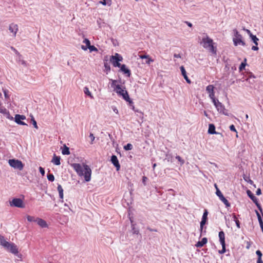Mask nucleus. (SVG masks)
<instances>
[{
    "label": "nucleus",
    "instance_id": "6e6552de",
    "mask_svg": "<svg viewBox=\"0 0 263 263\" xmlns=\"http://www.w3.org/2000/svg\"><path fill=\"white\" fill-rule=\"evenodd\" d=\"M247 195L249 197V198L253 201V202L255 204L258 210L262 214V209L260 204L258 202V199L254 196V195L252 193V192L248 190L247 191Z\"/></svg>",
    "mask_w": 263,
    "mask_h": 263
},
{
    "label": "nucleus",
    "instance_id": "e2e57ef3",
    "mask_svg": "<svg viewBox=\"0 0 263 263\" xmlns=\"http://www.w3.org/2000/svg\"><path fill=\"white\" fill-rule=\"evenodd\" d=\"M185 23L190 27H192V24L191 23L189 22H187V21H185Z\"/></svg>",
    "mask_w": 263,
    "mask_h": 263
},
{
    "label": "nucleus",
    "instance_id": "680f3d73",
    "mask_svg": "<svg viewBox=\"0 0 263 263\" xmlns=\"http://www.w3.org/2000/svg\"><path fill=\"white\" fill-rule=\"evenodd\" d=\"M147 230H148L149 231L151 232H157V230L156 229H152L149 227H148L147 228Z\"/></svg>",
    "mask_w": 263,
    "mask_h": 263
},
{
    "label": "nucleus",
    "instance_id": "6e6d98bb",
    "mask_svg": "<svg viewBox=\"0 0 263 263\" xmlns=\"http://www.w3.org/2000/svg\"><path fill=\"white\" fill-rule=\"evenodd\" d=\"M11 49L12 50H13L15 54H17V55H19L20 53L18 52V51L15 48H14L13 47L11 46Z\"/></svg>",
    "mask_w": 263,
    "mask_h": 263
},
{
    "label": "nucleus",
    "instance_id": "4468645a",
    "mask_svg": "<svg viewBox=\"0 0 263 263\" xmlns=\"http://www.w3.org/2000/svg\"><path fill=\"white\" fill-rule=\"evenodd\" d=\"M110 161L113 165L116 167L117 170H119L120 168V165L119 162L117 157L116 155H112L111 157Z\"/></svg>",
    "mask_w": 263,
    "mask_h": 263
},
{
    "label": "nucleus",
    "instance_id": "ddd939ff",
    "mask_svg": "<svg viewBox=\"0 0 263 263\" xmlns=\"http://www.w3.org/2000/svg\"><path fill=\"white\" fill-rule=\"evenodd\" d=\"M18 26L17 24L14 23H11L9 25V30L11 33H12V36L15 37L16 36V34L18 31Z\"/></svg>",
    "mask_w": 263,
    "mask_h": 263
},
{
    "label": "nucleus",
    "instance_id": "f704fd0d",
    "mask_svg": "<svg viewBox=\"0 0 263 263\" xmlns=\"http://www.w3.org/2000/svg\"><path fill=\"white\" fill-rule=\"evenodd\" d=\"M47 178L49 181L53 182L54 180V176L52 174H48L47 175Z\"/></svg>",
    "mask_w": 263,
    "mask_h": 263
},
{
    "label": "nucleus",
    "instance_id": "2eb2a0df",
    "mask_svg": "<svg viewBox=\"0 0 263 263\" xmlns=\"http://www.w3.org/2000/svg\"><path fill=\"white\" fill-rule=\"evenodd\" d=\"M214 89V87L213 85H209L206 87V91L209 94L210 98H212L215 97Z\"/></svg>",
    "mask_w": 263,
    "mask_h": 263
},
{
    "label": "nucleus",
    "instance_id": "4c0bfd02",
    "mask_svg": "<svg viewBox=\"0 0 263 263\" xmlns=\"http://www.w3.org/2000/svg\"><path fill=\"white\" fill-rule=\"evenodd\" d=\"M27 220L29 222H35V220H36V218L34 216H30V215H27Z\"/></svg>",
    "mask_w": 263,
    "mask_h": 263
},
{
    "label": "nucleus",
    "instance_id": "72a5a7b5",
    "mask_svg": "<svg viewBox=\"0 0 263 263\" xmlns=\"http://www.w3.org/2000/svg\"><path fill=\"white\" fill-rule=\"evenodd\" d=\"M104 66L105 68V70L106 71V73L107 74L110 70V65L106 62H104Z\"/></svg>",
    "mask_w": 263,
    "mask_h": 263
},
{
    "label": "nucleus",
    "instance_id": "f03ea898",
    "mask_svg": "<svg viewBox=\"0 0 263 263\" xmlns=\"http://www.w3.org/2000/svg\"><path fill=\"white\" fill-rule=\"evenodd\" d=\"M110 81H111V87L113 88L114 91H115L119 96L122 97L125 100L129 99L128 92L125 89V87L122 88L121 85L117 84V80L111 79Z\"/></svg>",
    "mask_w": 263,
    "mask_h": 263
},
{
    "label": "nucleus",
    "instance_id": "e433bc0d",
    "mask_svg": "<svg viewBox=\"0 0 263 263\" xmlns=\"http://www.w3.org/2000/svg\"><path fill=\"white\" fill-rule=\"evenodd\" d=\"M255 213L257 215L259 224H262V223H263V221L259 213L257 210H255Z\"/></svg>",
    "mask_w": 263,
    "mask_h": 263
},
{
    "label": "nucleus",
    "instance_id": "69168bd1",
    "mask_svg": "<svg viewBox=\"0 0 263 263\" xmlns=\"http://www.w3.org/2000/svg\"><path fill=\"white\" fill-rule=\"evenodd\" d=\"M81 48L84 50H86L88 48L86 47V46H84V45H82L81 47Z\"/></svg>",
    "mask_w": 263,
    "mask_h": 263
},
{
    "label": "nucleus",
    "instance_id": "79ce46f5",
    "mask_svg": "<svg viewBox=\"0 0 263 263\" xmlns=\"http://www.w3.org/2000/svg\"><path fill=\"white\" fill-rule=\"evenodd\" d=\"M83 42L86 44V47L87 48L91 45L90 41L87 39H85Z\"/></svg>",
    "mask_w": 263,
    "mask_h": 263
},
{
    "label": "nucleus",
    "instance_id": "0e129e2a",
    "mask_svg": "<svg viewBox=\"0 0 263 263\" xmlns=\"http://www.w3.org/2000/svg\"><path fill=\"white\" fill-rule=\"evenodd\" d=\"M113 109V111L117 114H118V110L117 109V108L116 107H114L112 108Z\"/></svg>",
    "mask_w": 263,
    "mask_h": 263
},
{
    "label": "nucleus",
    "instance_id": "bb28decb",
    "mask_svg": "<svg viewBox=\"0 0 263 263\" xmlns=\"http://www.w3.org/2000/svg\"><path fill=\"white\" fill-rule=\"evenodd\" d=\"M84 92L86 95L89 96L91 99L93 98V97L91 95V93L90 92L87 87L86 86L84 88Z\"/></svg>",
    "mask_w": 263,
    "mask_h": 263
},
{
    "label": "nucleus",
    "instance_id": "49530a36",
    "mask_svg": "<svg viewBox=\"0 0 263 263\" xmlns=\"http://www.w3.org/2000/svg\"><path fill=\"white\" fill-rule=\"evenodd\" d=\"M208 210H204V213H203L202 217V219H208Z\"/></svg>",
    "mask_w": 263,
    "mask_h": 263
},
{
    "label": "nucleus",
    "instance_id": "052dcab7",
    "mask_svg": "<svg viewBox=\"0 0 263 263\" xmlns=\"http://www.w3.org/2000/svg\"><path fill=\"white\" fill-rule=\"evenodd\" d=\"M174 57L175 58H181V55L180 54H177V53H175L174 54Z\"/></svg>",
    "mask_w": 263,
    "mask_h": 263
},
{
    "label": "nucleus",
    "instance_id": "423d86ee",
    "mask_svg": "<svg viewBox=\"0 0 263 263\" xmlns=\"http://www.w3.org/2000/svg\"><path fill=\"white\" fill-rule=\"evenodd\" d=\"M9 164L15 169L21 171L23 169L24 164L21 161L17 159H10L8 161Z\"/></svg>",
    "mask_w": 263,
    "mask_h": 263
},
{
    "label": "nucleus",
    "instance_id": "a211bd4d",
    "mask_svg": "<svg viewBox=\"0 0 263 263\" xmlns=\"http://www.w3.org/2000/svg\"><path fill=\"white\" fill-rule=\"evenodd\" d=\"M180 70L181 71L182 75L183 76L184 79L186 80V82L189 84H190L191 83V81L188 78V77L186 74V72L185 71V69L183 66H181L180 67Z\"/></svg>",
    "mask_w": 263,
    "mask_h": 263
},
{
    "label": "nucleus",
    "instance_id": "37998d69",
    "mask_svg": "<svg viewBox=\"0 0 263 263\" xmlns=\"http://www.w3.org/2000/svg\"><path fill=\"white\" fill-rule=\"evenodd\" d=\"M212 100V102L213 103L214 106L216 107V105H218V103H219L220 102L218 101V100L216 99L215 97L212 98H210Z\"/></svg>",
    "mask_w": 263,
    "mask_h": 263
},
{
    "label": "nucleus",
    "instance_id": "774afa93",
    "mask_svg": "<svg viewBox=\"0 0 263 263\" xmlns=\"http://www.w3.org/2000/svg\"><path fill=\"white\" fill-rule=\"evenodd\" d=\"M259 225H260V227L261 230L263 232V223H262V224H259Z\"/></svg>",
    "mask_w": 263,
    "mask_h": 263
},
{
    "label": "nucleus",
    "instance_id": "393cba45",
    "mask_svg": "<svg viewBox=\"0 0 263 263\" xmlns=\"http://www.w3.org/2000/svg\"><path fill=\"white\" fill-rule=\"evenodd\" d=\"M58 191L59 194V197L61 199H63V189L60 184H58L57 187Z\"/></svg>",
    "mask_w": 263,
    "mask_h": 263
},
{
    "label": "nucleus",
    "instance_id": "f8f14e48",
    "mask_svg": "<svg viewBox=\"0 0 263 263\" xmlns=\"http://www.w3.org/2000/svg\"><path fill=\"white\" fill-rule=\"evenodd\" d=\"M215 107L216 108L217 111L220 113H221L226 116H229L228 110L226 109L224 106L221 102L219 103H218V105H216Z\"/></svg>",
    "mask_w": 263,
    "mask_h": 263
},
{
    "label": "nucleus",
    "instance_id": "39448f33",
    "mask_svg": "<svg viewBox=\"0 0 263 263\" xmlns=\"http://www.w3.org/2000/svg\"><path fill=\"white\" fill-rule=\"evenodd\" d=\"M122 57L120 54L116 53L114 55L110 57V61L114 67H120L121 65L120 62L122 61Z\"/></svg>",
    "mask_w": 263,
    "mask_h": 263
},
{
    "label": "nucleus",
    "instance_id": "13d9d810",
    "mask_svg": "<svg viewBox=\"0 0 263 263\" xmlns=\"http://www.w3.org/2000/svg\"><path fill=\"white\" fill-rule=\"evenodd\" d=\"M245 31L247 33V34L249 35L250 37L251 36L253 35V34L252 33L251 31L249 29L245 30Z\"/></svg>",
    "mask_w": 263,
    "mask_h": 263
},
{
    "label": "nucleus",
    "instance_id": "412c9836",
    "mask_svg": "<svg viewBox=\"0 0 263 263\" xmlns=\"http://www.w3.org/2000/svg\"><path fill=\"white\" fill-rule=\"evenodd\" d=\"M207 241H208L207 238L205 237H204L202 239V240L201 241L197 242L195 246L197 248H201L205 244H206L207 243Z\"/></svg>",
    "mask_w": 263,
    "mask_h": 263
},
{
    "label": "nucleus",
    "instance_id": "5701e85b",
    "mask_svg": "<svg viewBox=\"0 0 263 263\" xmlns=\"http://www.w3.org/2000/svg\"><path fill=\"white\" fill-rule=\"evenodd\" d=\"M208 133L210 134H217V133L215 131V125L213 124H210L209 125Z\"/></svg>",
    "mask_w": 263,
    "mask_h": 263
},
{
    "label": "nucleus",
    "instance_id": "b1692460",
    "mask_svg": "<svg viewBox=\"0 0 263 263\" xmlns=\"http://www.w3.org/2000/svg\"><path fill=\"white\" fill-rule=\"evenodd\" d=\"M0 243L2 246L6 248L10 242L6 241L3 236L0 235Z\"/></svg>",
    "mask_w": 263,
    "mask_h": 263
},
{
    "label": "nucleus",
    "instance_id": "bf43d9fd",
    "mask_svg": "<svg viewBox=\"0 0 263 263\" xmlns=\"http://www.w3.org/2000/svg\"><path fill=\"white\" fill-rule=\"evenodd\" d=\"M252 50H254V51H256V50H258V47L257 46L255 45V46H253L252 47Z\"/></svg>",
    "mask_w": 263,
    "mask_h": 263
},
{
    "label": "nucleus",
    "instance_id": "f3484780",
    "mask_svg": "<svg viewBox=\"0 0 263 263\" xmlns=\"http://www.w3.org/2000/svg\"><path fill=\"white\" fill-rule=\"evenodd\" d=\"M119 68H120L121 71L123 72L124 74H127V77H130L131 74L130 70L126 67L125 64H121Z\"/></svg>",
    "mask_w": 263,
    "mask_h": 263
},
{
    "label": "nucleus",
    "instance_id": "2f4dec72",
    "mask_svg": "<svg viewBox=\"0 0 263 263\" xmlns=\"http://www.w3.org/2000/svg\"><path fill=\"white\" fill-rule=\"evenodd\" d=\"M16 60L19 62L22 65L26 66V62L22 59V56L20 54L18 55V58Z\"/></svg>",
    "mask_w": 263,
    "mask_h": 263
},
{
    "label": "nucleus",
    "instance_id": "864d4df0",
    "mask_svg": "<svg viewBox=\"0 0 263 263\" xmlns=\"http://www.w3.org/2000/svg\"><path fill=\"white\" fill-rule=\"evenodd\" d=\"M39 171H40V173L43 175L44 176V174H45V170H44V168H43L42 167L40 166L39 167Z\"/></svg>",
    "mask_w": 263,
    "mask_h": 263
},
{
    "label": "nucleus",
    "instance_id": "f257e3e1",
    "mask_svg": "<svg viewBox=\"0 0 263 263\" xmlns=\"http://www.w3.org/2000/svg\"><path fill=\"white\" fill-rule=\"evenodd\" d=\"M72 167L80 177H83L86 182L91 180V170L87 164L81 165L80 163H73Z\"/></svg>",
    "mask_w": 263,
    "mask_h": 263
},
{
    "label": "nucleus",
    "instance_id": "09e8293b",
    "mask_svg": "<svg viewBox=\"0 0 263 263\" xmlns=\"http://www.w3.org/2000/svg\"><path fill=\"white\" fill-rule=\"evenodd\" d=\"M0 112L3 113L4 114H7L8 116H9V111L6 109H0Z\"/></svg>",
    "mask_w": 263,
    "mask_h": 263
},
{
    "label": "nucleus",
    "instance_id": "ea45409f",
    "mask_svg": "<svg viewBox=\"0 0 263 263\" xmlns=\"http://www.w3.org/2000/svg\"><path fill=\"white\" fill-rule=\"evenodd\" d=\"M256 254L258 256V258L257 260H262V253L260 250H257L256 252Z\"/></svg>",
    "mask_w": 263,
    "mask_h": 263
},
{
    "label": "nucleus",
    "instance_id": "dca6fc26",
    "mask_svg": "<svg viewBox=\"0 0 263 263\" xmlns=\"http://www.w3.org/2000/svg\"><path fill=\"white\" fill-rule=\"evenodd\" d=\"M35 222H36L37 224L40 226L41 228H44L48 227V224L46 221L40 218H36L35 220Z\"/></svg>",
    "mask_w": 263,
    "mask_h": 263
},
{
    "label": "nucleus",
    "instance_id": "7ed1b4c3",
    "mask_svg": "<svg viewBox=\"0 0 263 263\" xmlns=\"http://www.w3.org/2000/svg\"><path fill=\"white\" fill-rule=\"evenodd\" d=\"M213 40L210 39L207 35L202 39V43H203V47L204 48H209L210 51L214 53H216V50L213 45Z\"/></svg>",
    "mask_w": 263,
    "mask_h": 263
},
{
    "label": "nucleus",
    "instance_id": "58836bf2",
    "mask_svg": "<svg viewBox=\"0 0 263 263\" xmlns=\"http://www.w3.org/2000/svg\"><path fill=\"white\" fill-rule=\"evenodd\" d=\"M132 228L133 234H138L139 233V230L135 227L134 224H132Z\"/></svg>",
    "mask_w": 263,
    "mask_h": 263
},
{
    "label": "nucleus",
    "instance_id": "de8ad7c7",
    "mask_svg": "<svg viewBox=\"0 0 263 263\" xmlns=\"http://www.w3.org/2000/svg\"><path fill=\"white\" fill-rule=\"evenodd\" d=\"M31 121H32V124H33L34 127L37 129L38 126L37 125V123L33 117H32Z\"/></svg>",
    "mask_w": 263,
    "mask_h": 263
},
{
    "label": "nucleus",
    "instance_id": "8fccbe9b",
    "mask_svg": "<svg viewBox=\"0 0 263 263\" xmlns=\"http://www.w3.org/2000/svg\"><path fill=\"white\" fill-rule=\"evenodd\" d=\"M3 92H4V96H5V98H6V99L9 98V96L8 93V90L7 89H3Z\"/></svg>",
    "mask_w": 263,
    "mask_h": 263
},
{
    "label": "nucleus",
    "instance_id": "c03bdc74",
    "mask_svg": "<svg viewBox=\"0 0 263 263\" xmlns=\"http://www.w3.org/2000/svg\"><path fill=\"white\" fill-rule=\"evenodd\" d=\"M222 246V249L221 250H219L218 252L219 254H223L226 252V244L221 245Z\"/></svg>",
    "mask_w": 263,
    "mask_h": 263
},
{
    "label": "nucleus",
    "instance_id": "338daca9",
    "mask_svg": "<svg viewBox=\"0 0 263 263\" xmlns=\"http://www.w3.org/2000/svg\"><path fill=\"white\" fill-rule=\"evenodd\" d=\"M250 243L249 242H247V246L246 247V248L249 249L250 247Z\"/></svg>",
    "mask_w": 263,
    "mask_h": 263
},
{
    "label": "nucleus",
    "instance_id": "4d7b16f0",
    "mask_svg": "<svg viewBox=\"0 0 263 263\" xmlns=\"http://www.w3.org/2000/svg\"><path fill=\"white\" fill-rule=\"evenodd\" d=\"M256 194L258 196L260 195L261 194V190L260 188H258L256 192Z\"/></svg>",
    "mask_w": 263,
    "mask_h": 263
},
{
    "label": "nucleus",
    "instance_id": "0eeeda50",
    "mask_svg": "<svg viewBox=\"0 0 263 263\" xmlns=\"http://www.w3.org/2000/svg\"><path fill=\"white\" fill-rule=\"evenodd\" d=\"M10 206L16 207L19 208H24L25 204L21 198H14L9 202Z\"/></svg>",
    "mask_w": 263,
    "mask_h": 263
},
{
    "label": "nucleus",
    "instance_id": "a19ab883",
    "mask_svg": "<svg viewBox=\"0 0 263 263\" xmlns=\"http://www.w3.org/2000/svg\"><path fill=\"white\" fill-rule=\"evenodd\" d=\"M176 159L180 162L181 165H182L185 162L184 160L179 156H176Z\"/></svg>",
    "mask_w": 263,
    "mask_h": 263
},
{
    "label": "nucleus",
    "instance_id": "9d476101",
    "mask_svg": "<svg viewBox=\"0 0 263 263\" xmlns=\"http://www.w3.org/2000/svg\"><path fill=\"white\" fill-rule=\"evenodd\" d=\"M6 249L14 255H17L18 253L16 245L12 242H10L9 245L7 246Z\"/></svg>",
    "mask_w": 263,
    "mask_h": 263
},
{
    "label": "nucleus",
    "instance_id": "cd10ccee",
    "mask_svg": "<svg viewBox=\"0 0 263 263\" xmlns=\"http://www.w3.org/2000/svg\"><path fill=\"white\" fill-rule=\"evenodd\" d=\"M207 219H201V221L200 223V230L201 231V235L203 232V229L204 225L206 223Z\"/></svg>",
    "mask_w": 263,
    "mask_h": 263
},
{
    "label": "nucleus",
    "instance_id": "a878e982",
    "mask_svg": "<svg viewBox=\"0 0 263 263\" xmlns=\"http://www.w3.org/2000/svg\"><path fill=\"white\" fill-rule=\"evenodd\" d=\"M126 102H128L129 106L131 107V108L135 111V112H138V110H136L135 108V106L134 105V102L133 101L130 99L129 98V99H127V100H125Z\"/></svg>",
    "mask_w": 263,
    "mask_h": 263
},
{
    "label": "nucleus",
    "instance_id": "603ef678",
    "mask_svg": "<svg viewBox=\"0 0 263 263\" xmlns=\"http://www.w3.org/2000/svg\"><path fill=\"white\" fill-rule=\"evenodd\" d=\"M148 180V178L146 176H143L142 177V183L144 184V185H146V182Z\"/></svg>",
    "mask_w": 263,
    "mask_h": 263
},
{
    "label": "nucleus",
    "instance_id": "7c9ffc66",
    "mask_svg": "<svg viewBox=\"0 0 263 263\" xmlns=\"http://www.w3.org/2000/svg\"><path fill=\"white\" fill-rule=\"evenodd\" d=\"M250 38L255 45L258 46V41H259V39L256 37V36L253 35L251 36Z\"/></svg>",
    "mask_w": 263,
    "mask_h": 263
},
{
    "label": "nucleus",
    "instance_id": "1a4fd4ad",
    "mask_svg": "<svg viewBox=\"0 0 263 263\" xmlns=\"http://www.w3.org/2000/svg\"><path fill=\"white\" fill-rule=\"evenodd\" d=\"M216 194L219 197V199L225 204L226 207L228 208L230 206V203L228 200L223 196V194L219 189H217Z\"/></svg>",
    "mask_w": 263,
    "mask_h": 263
},
{
    "label": "nucleus",
    "instance_id": "4be33fe9",
    "mask_svg": "<svg viewBox=\"0 0 263 263\" xmlns=\"http://www.w3.org/2000/svg\"><path fill=\"white\" fill-rule=\"evenodd\" d=\"M61 158L59 156H57L55 154L54 155L51 162L56 165H59L61 164L60 162Z\"/></svg>",
    "mask_w": 263,
    "mask_h": 263
},
{
    "label": "nucleus",
    "instance_id": "aec40b11",
    "mask_svg": "<svg viewBox=\"0 0 263 263\" xmlns=\"http://www.w3.org/2000/svg\"><path fill=\"white\" fill-rule=\"evenodd\" d=\"M219 241L220 242L221 245H224L226 244L225 243V234L224 233L221 231L219 232Z\"/></svg>",
    "mask_w": 263,
    "mask_h": 263
},
{
    "label": "nucleus",
    "instance_id": "c756f323",
    "mask_svg": "<svg viewBox=\"0 0 263 263\" xmlns=\"http://www.w3.org/2000/svg\"><path fill=\"white\" fill-rule=\"evenodd\" d=\"M246 61H247V59H245L244 61L242 62L241 63V64L240 65L239 67V70L240 71H242L245 69V68L247 65Z\"/></svg>",
    "mask_w": 263,
    "mask_h": 263
},
{
    "label": "nucleus",
    "instance_id": "473e14b6",
    "mask_svg": "<svg viewBox=\"0 0 263 263\" xmlns=\"http://www.w3.org/2000/svg\"><path fill=\"white\" fill-rule=\"evenodd\" d=\"M62 153L63 155H69L70 154L69 148L65 145L64 148L62 149Z\"/></svg>",
    "mask_w": 263,
    "mask_h": 263
},
{
    "label": "nucleus",
    "instance_id": "6ab92c4d",
    "mask_svg": "<svg viewBox=\"0 0 263 263\" xmlns=\"http://www.w3.org/2000/svg\"><path fill=\"white\" fill-rule=\"evenodd\" d=\"M140 58L142 59H145V63L147 64H150V63L154 61L153 60H152L148 55L143 54V55H140Z\"/></svg>",
    "mask_w": 263,
    "mask_h": 263
},
{
    "label": "nucleus",
    "instance_id": "c9c22d12",
    "mask_svg": "<svg viewBox=\"0 0 263 263\" xmlns=\"http://www.w3.org/2000/svg\"><path fill=\"white\" fill-rule=\"evenodd\" d=\"M133 148V146L132 144L130 143H128L126 145H125L124 146V149L125 150V151H129V150H131Z\"/></svg>",
    "mask_w": 263,
    "mask_h": 263
},
{
    "label": "nucleus",
    "instance_id": "3c124183",
    "mask_svg": "<svg viewBox=\"0 0 263 263\" xmlns=\"http://www.w3.org/2000/svg\"><path fill=\"white\" fill-rule=\"evenodd\" d=\"M89 137H90V140H91L90 144H92L93 143V141L95 140V137L93 134H92V133L90 134Z\"/></svg>",
    "mask_w": 263,
    "mask_h": 263
},
{
    "label": "nucleus",
    "instance_id": "a18cd8bd",
    "mask_svg": "<svg viewBox=\"0 0 263 263\" xmlns=\"http://www.w3.org/2000/svg\"><path fill=\"white\" fill-rule=\"evenodd\" d=\"M88 49H89L90 52L98 51L97 48L93 45H90L89 47H88Z\"/></svg>",
    "mask_w": 263,
    "mask_h": 263
},
{
    "label": "nucleus",
    "instance_id": "c85d7f7f",
    "mask_svg": "<svg viewBox=\"0 0 263 263\" xmlns=\"http://www.w3.org/2000/svg\"><path fill=\"white\" fill-rule=\"evenodd\" d=\"M232 217L233 218L234 221L235 222L237 227L238 228H240V223L239 220L237 219L236 214L233 213L232 214Z\"/></svg>",
    "mask_w": 263,
    "mask_h": 263
},
{
    "label": "nucleus",
    "instance_id": "20e7f679",
    "mask_svg": "<svg viewBox=\"0 0 263 263\" xmlns=\"http://www.w3.org/2000/svg\"><path fill=\"white\" fill-rule=\"evenodd\" d=\"M234 33V35L235 37L233 39V41L234 43V45L235 46H237L238 45H241L243 46L246 45L245 42L242 40V35L239 34L238 31L236 29H234L233 30Z\"/></svg>",
    "mask_w": 263,
    "mask_h": 263
},
{
    "label": "nucleus",
    "instance_id": "9b49d317",
    "mask_svg": "<svg viewBox=\"0 0 263 263\" xmlns=\"http://www.w3.org/2000/svg\"><path fill=\"white\" fill-rule=\"evenodd\" d=\"M15 122L19 124V125H27L26 123H25L24 122L22 121V120H25L26 119V117L24 115H20L18 114L15 115Z\"/></svg>",
    "mask_w": 263,
    "mask_h": 263
},
{
    "label": "nucleus",
    "instance_id": "5fc2aeb1",
    "mask_svg": "<svg viewBox=\"0 0 263 263\" xmlns=\"http://www.w3.org/2000/svg\"><path fill=\"white\" fill-rule=\"evenodd\" d=\"M230 129L231 131L236 132V130L235 127V126L234 125H231L230 126Z\"/></svg>",
    "mask_w": 263,
    "mask_h": 263
}]
</instances>
